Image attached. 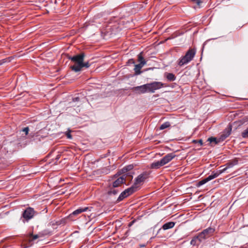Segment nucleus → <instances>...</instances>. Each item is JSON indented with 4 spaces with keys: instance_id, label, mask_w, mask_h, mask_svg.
Returning <instances> with one entry per match:
<instances>
[{
    "instance_id": "obj_36",
    "label": "nucleus",
    "mask_w": 248,
    "mask_h": 248,
    "mask_svg": "<svg viewBox=\"0 0 248 248\" xmlns=\"http://www.w3.org/2000/svg\"><path fill=\"white\" fill-rule=\"evenodd\" d=\"M66 137L69 139H72V135L70 134V132H68L66 133Z\"/></svg>"
},
{
    "instance_id": "obj_23",
    "label": "nucleus",
    "mask_w": 248,
    "mask_h": 248,
    "mask_svg": "<svg viewBox=\"0 0 248 248\" xmlns=\"http://www.w3.org/2000/svg\"><path fill=\"white\" fill-rule=\"evenodd\" d=\"M60 224V223L59 221H55V220H52L51 221L49 224H48V226H52L53 227V229H54L55 228L54 227L55 226H58Z\"/></svg>"
},
{
    "instance_id": "obj_6",
    "label": "nucleus",
    "mask_w": 248,
    "mask_h": 248,
    "mask_svg": "<svg viewBox=\"0 0 248 248\" xmlns=\"http://www.w3.org/2000/svg\"><path fill=\"white\" fill-rule=\"evenodd\" d=\"M135 191H136V190H135V189H134V187H132V186L130 187L127 188L126 189H125L124 191H123L120 194V195H119V196L118 197V198L116 202H120V201H122L123 199L126 198L129 195L133 193Z\"/></svg>"
},
{
    "instance_id": "obj_14",
    "label": "nucleus",
    "mask_w": 248,
    "mask_h": 248,
    "mask_svg": "<svg viewBox=\"0 0 248 248\" xmlns=\"http://www.w3.org/2000/svg\"><path fill=\"white\" fill-rule=\"evenodd\" d=\"M89 208L88 207H86L84 208H79L78 209L73 211L70 215V217H72L73 216H77L83 212H86L88 210Z\"/></svg>"
},
{
    "instance_id": "obj_4",
    "label": "nucleus",
    "mask_w": 248,
    "mask_h": 248,
    "mask_svg": "<svg viewBox=\"0 0 248 248\" xmlns=\"http://www.w3.org/2000/svg\"><path fill=\"white\" fill-rule=\"evenodd\" d=\"M149 173L147 171L143 172L140 174L137 178H136L135 182L132 186L134 187V189H135L136 191H137L139 187V186L141 185L142 183L144 182L145 180L149 177Z\"/></svg>"
},
{
    "instance_id": "obj_26",
    "label": "nucleus",
    "mask_w": 248,
    "mask_h": 248,
    "mask_svg": "<svg viewBox=\"0 0 248 248\" xmlns=\"http://www.w3.org/2000/svg\"><path fill=\"white\" fill-rule=\"evenodd\" d=\"M208 141H209L210 143L214 142L215 144H217L220 140H219V139L217 140L216 138L211 137L208 139Z\"/></svg>"
},
{
    "instance_id": "obj_1",
    "label": "nucleus",
    "mask_w": 248,
    "mask_h": 248,
    "mask_svg": "<svg viewBox=\"0 0 248 248\" xmlns=\"http://www.w3.org/2000/svg\"><path fill=\"white\" fill-rule=\"evenodd\" d=\"M84 57L85 54L81 53L68 58L74 63V65L71 66V68L73 71L76 72L81 71V66H82V62L84 61Z\"/></svg>"
},
{
    "instance_id": "obj_11",
    "label": "nucleus",
    "mask_w": 248,
    "mask_h": 248,
    "mask_svg": "<svg viewBox=\"0 0 248 248\" xmlns=\"http://www.w3.org/2000/svg\"><path fill=\"white\" fill-rule=\"evenodd\" d=\"M238 161L239 160L237 158H234L229 161L225 165L220 166L219 168L221 169L224 167V166H226L228 169L232 168L234 166L237 165L238 164Z\"/></svg>"
},
{
    "instance_id": "obj_12",
    "label": "nucleus",
    "mask_w": 248,
    "mask_h": 248,
    "mask_svg": "<svg viewBox=\"0 0 248 248\" xmlns=\"http://www.w3.org/2000/svg\"><path fill=\"white\" fill-rule=\"evenodd\" d=\"M120 191L119 188H114L109 185L108 187V195H115Z\"/></svg>"
},
{
    "instance_id": "obj_24",
    "label": "nucleus",
    "mask_w": 248,
    "mask_h": 248,
    "mask_svg": "<svg viewBox=\"0 0 248 248\" xmlns=\"http://www.w3.org/2000/svg\"><path fill=\"white\" fill-rule=\"evenodd\" d=\"M170 126V122H166L160 125L159 129L160 130H163L165 128L169 127Z\"/></svg>"
},
{
    "instance_id": "obj_38",
    "label": "nucleus",
    "mask_w": 248,
    "mask_h": 248,
    "mask_svg": "<svg viewBox=\"0 0 248 248\" xmlns=\"http://www.w3.org/2000/svg\"><path fill=\"white\" fill-rule=\"evenodd\" d=\"M198 142L201 145L202 144V140H200L198 141Z\"/></svg>"
},
{
    "instance_id": "obj_35",
    "label": "nucleus",
    "mask_w": 248,
    "mask_h": 248,
    "mask_svg": "<svg viewBox=\"0 0 248 248\" xmlns=\"http://www.w3.org/2000/svg\"><path fill=\"white\" fill-rule=\"evenodd\" d=\"M79 101V98L78 97H75L73 98V102H78Z\"/></svg>"
},
{
    "instance_id": "obj_27",
    "label": "nucleus",
    "mask_w": 248,
    "mask_h": 248,
    "mask_svg": "<svg viewBox=\"0 0 248 248\" xmlns=\"http://www.w3.org/2000/svg\"><path fill=\"white\" fill-rule=\"evenodd\" d=\"M138 61L140 62V63H141V62H143L144 65H145L146 63V62L144 60L143 57L142 56V53H140L138 55Z\"/></svg>"
},
{
    "instance_id": "obj_22",
    "label": "nucleus",
    "mask_w": 248,
    "mask_h": 248,
    "mask_svg": "<svg viewBox=\"0 0 248 248\" xmlns=\"http://www.w3.org/2000/svg\"><path fill=\"white\" fill-rule=\"evenodd\" d=\"M134 166L133 165H129L123 168L122 171L123 173H125L128 171L132 170Z\"/></svg>"
},
{
    "instance_id": "obj_20",
    "label": "nucleus",
    "mask_w": 248,
    "mask_h": 248,
    "mask_svg": "<svg viewBox=\"0 0 248 248\" xmlns=\"http://www.w3.org/2000/svg\"><path fill=\"white\" fill-rule=\"evenodd\" d=\"M166 77L167 79L170 81H173L176 79V77L172 73H166Z\"/></svg>"
},
{
    "instance_id": "obj_25",
    "label": "nucleus",
    "mask_w": 248,
    "mask_h": 248,
    "mask_svg": "<svg viewBox=\"0 0 248 248\" xmlns=\"http://www.w3.org/2000/svg\"><path fill=\"white\" fill-rule=\"evenodd\" d=\"M41 233L42 236L45 235H50L52 234V231L49 230L48 229H46L43 231Z\"/></svg>"
},
{
    "instance_id": "obj_31",
    "label": "nucleus",
    "mask_w": 248,
    "mask_h": 248,
    "mask_svg": "<svg viewBox=\"0 0 248 248\" xmlns=\"http://www.w3.org/2000/svg\"><path fill=\"white\" fill-rule=\"evenodd\" d=\"M193 2L197 4V6L200 8L201 7V4L202 3L201 0H191Z\"/></svg>"
},
{
    "instance_id": "obj_19",
    "label": "nucleus",
    "mask_w": 248,
    "mask_h": 248,
    "mask_svg": "<svg viewBox=\"0 0 248 248\" xmlns=\"http://www.w3.org/2000/svg\"><path fill=\"white\" fill-rule=\"evenodd\" d=\"M163 166L162 164L161 163V161H157L156 162H153L151 164V168L154 169H157L160 168L161 167Z\"/></svg>"
},
{
    "instance_id": "obj_16",
    "label": "nucleus",
    "mask_w": 248,
    "mask_h": 248,
    "mask_svg": "<svg viewBox=\"0 0 248 248\" xmlns=\"http://www.w3.org/2000/svg\"><path fill=\"white\" fill-rule=\"evenodd\" d=\"M215 229L211 227H209L204 230L202 232L205 235L206 238H208L214 232Z\"/></svg>"
},
{
    "instance_id": "obj_37",
    "label": "nucleus",
    "mask_w": 248,
    "mask_h": 248,
    "mask_svg": "<svg viewBox=\"0 0 248 248\" xmlns=\"http://www.w3.org/2000/svg\"><path fill=\"white\" fill-rule=\"evenodd\" d=\"M6 61L5 59L0 61V65H1L2 63L5 62Z\"/></svg>"
},
{
    "instance_id": "obj_18",
    "label": "nucleus",
    "mask_w": 248,
    "mask_h": 248,
    "mask_svg": "<svg viewBox=\"0 0 248 248\" xmlns=\"http://www.w3.org/2000/svg\"><path fill=\"white\" fill-rule=\"evenodd\" d=\"M175 225V223L174 222H167V223H166L165 224H164L162 227V228L164 230H168V229H171V228H172Z\"/></svg>"
},
{
    "instance_id": "obj_9",
    "label": "nucleus",
    "mask_w": 248,
    "mask_h": 248,
    "mask_svg": "<svg viewBox=\"0 0 248 248\" xmlns=\"http://www.w3.org/2000/svg\"><path fill=\"white\" fill-rule=\"evenodd\" d=\"M125 175H123V176L117 178L114 182H113L111 186H113L114 188H118L121 186L122 184L125 183Z\"/></svg>"
},
{
    "instance_id": "obj_7",
    "label": "nucleus",
    "mask_w": 248,
    "mask_h": 248,
    "mask_svg": "<svg viewBox=\"0 0 248 248\" xmlns=\"http://www.w3.org/2000/svg\"><path fill=\"white\" fill-rule=\"evenodd\" d=\"M131 90L135 93L139 94L149 93L146 84L141 86L133 87L131 88Z\"/></svg>"
},
{
    "instance_id": "obj_2",
    "label": "nucleus",
    "mask_w": 248,
    "mask_h": 248,
    "mask_svg": "<svg viewBox=\"0 0 248 248\" xmlns=\"http://www.w3.org/2000/svg\"><path fill=\"white\" fill-rule=\"evenodd\" d=\"M196 54V51L194 49H189L186 54L182 57L178 62V64L180 66H182L187 64L191 61L194 58Z\"/></svg>"
},
{
    "instance_id": "obj_21",
    "label": "nucleus",
    "mask_w": 248,
    "mask_h": 248,
    "mask_svg": "<svg viewBox=\"0 0 248 248\" xmlns=\"http://www.w3.org/2000/svg\"><path fill=\"white\" fill-rule=\"evenodd\" d=\"M196 237V238H197V239L198 240V242H199V243H201L204 240L207 238L205 235H204L203 233L202 232Z\"/></svg>"
},
{
    "instance_id": "obj_30",
    "label": "nucleus",
    "mask_w": 248,
    "mask_h": 248,
    "mask_svg": "<svg viewBox=\"0 0 248 248\" xmlns=\"http://www.w3.org/2000/svg\"><path fill=\"white\" fill-rule=\"evenodd\" d=\"M242 136L243 138L248 137V127L242 133Z\"/></svg>"
},
{
    "instance_id": "obj_17",
    "label": "nucleus",
    "mask_w": 248,
    "mask_h": 248,
    "mask_svg": "<svg viewBox=\"0 0 248 248\" xmlns=\"http://www.w3.org/2000/svg\"><path fill=\"white\" fill-rule=\"evenodd\" d=\"M143 66V62H141V63H139L135 65L134 71L136 75H138L141 73L140 69Z\"/></svg>"
},
{
    "instance_id": "obj_39",
    "label": "nucleus",
    "mask_w": 248,
    "mask_h": 248,
    "mask_svg": "<svg viewBox=\"0 0 248 248\" xmlns=\"http://www.w3.org/2000/svg\"><path fill=\"white\" fill-rule=\"evenodd\" d=\"M127 174V175H129V176H131V177H132V176L130 174V172H128V173H127V174Z\"/></svg>"
},
{
    "instance_id": "obj_15",
    "label": "nucleus",
    "mask_w": 248,
    "mask_h": 248,
    "mask_svg": "<svg viewBox=\"0 0 248 248\" xmlns=\"http://www.w3.org/2000/svg\"><path fill=\"white\" fill-rule=\"evenodd\" d=\"M214 179L213 177V176L212 175V174L209 175L207 177H206V178L199 181V182H198L197 184H196V186L197 187H200L201 186L205 184V183H206L207 182L212 180V179Z\"/></svg>"
},
{
    "instance_id": "obj_8",
    "label": "nucleus",
    "mask_w": 248,
    "mask_h": 248,
    "mask_svg": "<svg viewBox=\"0 0 248 248\" xmlns=\"http://www.w3.org/2000/svg\"><path fill=\"white\" fill-rule=\"evenodd\" d=\"M175 156L176 155L174 154V153H169L164 156L162 158H161L160 161L163 166H164L171 161Z\"/></svg>"
},
{
    "instance_id": "obj_28",
    "label": "nucleus",
    "mask_w": 248,
    "mask_h": 248,
    "mask_svg": "<svg viewBox=\"0 0 248 248\" xmlns=\"http://www.w3.org/2000/svg\"><path fill=\"white\" fill-rule=\"evenodd\" d=\"M41 236L42 235L41 234V233H39V234H37L32 235V237L31 238V239L32 241H34Z\"/></svg>"
},
{
    "instance_id": "obj_13",
    "label": "nucleus",
    "mask_w": 248,
    "mask_h": 248,
    "mask_svg": "<svg viewBox=\"0 0 248 248\" xmlns=\"http://www.w3.org/2000/svg\"><path fill=\"white\" fill-rule=\"evenodd\" d=\"M228 170L226 166H224L222 169L217 170L216 171H213L211 173L214 178L217 177L219 175L225 172Z\"/></svg>"
},
{
    "instance_id": "obj_34",
    "label": "nucleus",
    "mask_w": 248,
    "mask_h": 248,
    "mask_svg": "<svg viewBox=\"0 0 248 248\" xmlns=\"http://www.w3.org/2000/svg\"><path fill=\"white\" fill-rule=\"evenodd\" d=\"M22 131L25 133V135H27L28 134L29 128L28 127H25L23 129Z\"/></svg>"
},
{
    "instance_id": "obj_10",
    "label": "nucleus",
    "mask_w": 248,
    "mask_h": 248,
    "mask_svg": "<svg viewBox=\"0 0 248 248\" xmlns=\"http://www.w3.org/2000/svg\"><path fill=\"white\" fill-rule=\"evenodd\" d=\"M231 131H232V126L231 125H229L228 126V127L226 128L224 130L223 134L220 136V137L219 138V140H221V141H223L226 138L228 137L230 135V134H231Z\"/></svg>"
},
{
    "instance_id": "obj_40",
    "label": "nucleus",
    "mask_w": 248,
    "mask_h": 248,
    "mask_svg": "<svg viewBox=\"0 0 248 248\" xmlns=\"http://www.w3.org/2000/svg\"><path fill=\"white\" fill-rule=\"evenodd\" d=\"M140 246H141V247H144V246H145V245H141Z\"/></svg>"
},
{
    "instance_id": "obj_5",
    "label": "nucleus",
    "mask_w": 248,
    "mask_h": 248,
    "mask_svg": "<svg viewBox=\"0 0 248 248\" xmlns=\"http://www.w3.org/2000/svg\"><path fill=\"white\" fill-rule=\"evenodd\" d=\"M149 93H153L155 91L160 89L164 87V84L161 82L154 81L146 84Z\"/></svg>"
},
{
    "instance_id": "obj_32",
    "label": "nucleus",
    "mask_w": 248,
    "mask_h": 248,
    "mask_svg": "<svg viewBox=\"0 0 248 248\" xmlns=\"http://www.w3.org/2000/svg\"><path fill=\"white\" fill-rule=\"evenodd\" d=\"M90 66V64L89 63V62H82V66H81V70H82L83 67H86V68H89Z\"/></svg>"
},
{
    "instance_id": "obj_33",
    "label": "nucleus",
    "mask_w": 248,
    "mask_h": 248,
    "mask_svg": "<svg viewBox=\"0 0 248 248\" xmlns=\"http://www.w3.org/2000/svg\"><path fill=\"white\" fill-rule=\"evenodd\" d=\"M127 63L128 64V65H131V64H134L135 63V61L133 59H129Z\"/></svg>"
},
{
    "instance_id": "obj_3",
    "label": "nucleus",
    "mask_w": 248,
    "mask_h": 248,
    "mask_svg": "<svg viewBox=\"0 0 248 248\" xmlns=\"http://www.w3.org/2000/svg\"><path fill=\"white\" fill-rule=\"evenodd\" d=\"M37 213L34 211L33 208L28 207L23 212L20 220L24 223L28 222Z\"/></svg>"
},
{
    "instance_id": "obj_29",
    "label": "nucleus",
    "mask_w": 248,
    "mask_h": 248,
    "mask_svg": "<svg viewBox=\"0 0 248 248\" xmlns=\"http://www.w3.org/2000/svg\"><path fill=\"white\" fill-rule=\"evenodd\" d=\"M198 241V240L197 238H196V237H194L190 241V244L192 245H196L197 244V242Z\"/></svg>"
}]
</instances>
